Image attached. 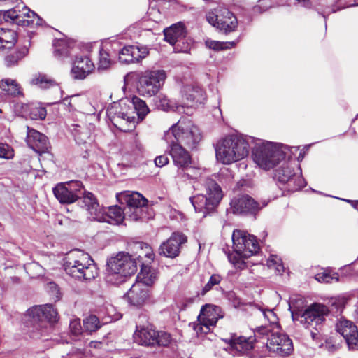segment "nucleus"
Wrapping results in <instances>:
<instances>
[{
	"instance_id": "obj_59",
	"label": "nucleus",
	"mask_w": 358,
	"mask_h": 358,
	"mask_svg": "<svg viewBox=\"0 0 358 358\" xmlns=\"http://www.w3.org/2000/svg\"><path fill=\"white\" fill-rule=\"evenodd\" d=\"M101 344L100 342H97V341H91L90 342V346L91 347H94V348H96L97 345H99Z\"/></svg>"
},
{
	"instance_id": "obj_9",
	"label": "nucleus",
	"mask_w": 358,
	"mask_h": 358,
	"mask_svg": "<svg viewBox=\"0 0 358 358\" xmlns=\"http://www.w3.org/2000/svg\"><path fill=\"white\" fill-rule=\"evenodd\" d=\"M169 144V155L173 164L178 167L176 178L185 180L193 179L199 175V171L194 167L189 152L180 143L174 141L167 142Z\"/></svg>"
},
{
	"instance_id": "obj_25",
	"label": "nucleus",
	"mask_w": 358,
	"mask_h": 358,
	"mask_svg": "<svg viewBox=\"0 0 358 358\" xmlns=\"http://www.w3.org/2000/svg\"><path fill=\"white\" fill-rule=\"evenodd\" d=\"M94 69V63L87 57H77L73 62L71 73L76 80H83Z\"/></svg>"
},
{
	"instance_id": "obj_27",
	"label": "nucleus",
	"mask_w": 358,
	"mask_h": 358,
	"mask_svg": "<svg viewBox=\"0 0 358 358\" xmlns=\"http://www.w3.org/2000/svg\"><path fill=\"white\" fill-rule=\"evenodd\" d=\"M223 341L229 344L231 349L243 354L249 352L254 348L255 339L252 337H237L233 335L229 338H223Z\"/></svg>"
},
{
	"instance_id": "obj_32",
	"label": "nucleus",
	"mask_w": 358,
	"mask_h": 358,
	"mask_svg": "<svg viewBox=\"0 0 358 358\" xmlns=\"http://www.w3.org/2000/svg\"><path fill=\"white\" fill-rule=\"evenodd\" d=\"M0 88L8 94L15 96L21 94L20 87L15 80L10 78L2 79L0 82Z\"/></svg>"
},
{
	"instance_id": "obj_62",
	"label": "nucleus",
	"mask_w": 358,
	"mask_h": 358,
	"mask_svg": "<svg viewBox=\"0 0 358 358\" xmlns=\"http://www.w3.org/2000/svg\"><path fill=\"white\" fill-rule=\"evenodd\" d=\"M145 256L148 258L152 259L153 254L151 252H146Z\"/></svg>"
},
{
	"instance_id": "obj_1",
	"label": "nucleus",
	"mask_w": 358,
	"mask_h": 358,
	"mask_svg": "<svg viewBox=\"0 0 358 358\" xmlns=\"http://www.w3.org/2000/svg\"><path fill=\"white\" fill-rule=\"evenodd\" d=\"M150 112L143 100L134 96L131 99L124 98L117 102H113L107 108V116L113 124L124 132L131 131L136 127V117L143 120Z\"/></svg>"
},
{
	"instance_id": "obj_19",
	"label": "nucleus",
	"mask_w": 358,
	"mask_h": 358,
	"mask_svg": "<svg viewBox=\"0 0 358 358\" xmlns=\"http://www.w3.org/2000/svg\"><path fill=\"white\" fill-rule=\"evenodd\" d=\"M328 313L327 308L319 303H314L306 309L301 317V322L306 328L313 327L317 330V327L324 320V316Z\"/></svg>"
},
{
	"instance_id": "obj_44",
	"label": "nucleus",
	"mask_w": 358,
	"mask_h": 358,
	"mask_svg": "<svg viewBox=\"0 0 358 358\" xmlns=\"http://www.w3.org/2000/svg\"><path fill=\"white\" fill-rule=\"evenodd\" d=\"M156 339L157 342L155 345L167 346L171 341V336L169 333L164 331H157Z\"/></svg>"
},
{
	"instance_id": "obj_17",
	"label": "nucleus",
	"mask_w": 358,
	"mask_h": 358,
	"mask_svg": "<svg viewBox=\"0 0 358 358\" xmlns=\"http://www.w3.org/2000/svg\"><path fill=\"white\" fill-rule=\"evenodd\" d=\"M231 209L234 214L237 215H255L263 207L266 206V203H259L248 195H243L234 198L230 203Z\"/></svg>"
},
{
	"instance_id": "obj_63",
	"label": "nucleus",
	"mask_w": 358,
	"mask_h": 358,
	"mask_svg": "<svg viewBox=\"0 0 358 358\" xmlns=\"http://www.w3.org/2000/svg\"><path fill=\"white\" fill-rule=\"evenodd\" d=\"M15 0H0V1L5 2L6 3H13Z\"/></svg>"
},
{
	"instance_id": "obj_21",
	"label": "nucleus",
	"mask_w": 358,
	"mask_h": 358,
	"mask_svg": "<svg viewBox=\"0 0 358 358\" xmlns=\"http://www.w3.org/2000/svg\"><path fill=\"white\" fill-rule=\"evenodd\" d=\"M336 331L345 338L348 347L351 350L358 348L357 327L351 321L341 319L336 323Z\"/></svg>"
},
{
	"instance_id": "obj_13",
	"label": "nucleus",
	"mask_w": 358,
	"mask_h": 358,
	"mask_svg": "<svg viewBox=\"0 0 358 358\" xmlns=\"http://www.w3.org/2000/svg\"><path fill=\"white\" fill-rule=\"evenodd\" d=\"M166 75L164 70L147 71L138 80V91L144 96L155 95L162 87Z\"/></svg>"
},
{
	"instance_id": "obj_49",
	"label": "nucleus",
	"mask_w": 358,
	"mask_h": 358,
	"mask_svg": "<svg viewBox=\"0 0 358 358\" xmlns=\"http://www.w3.org/2000/svg\"><path fill=\"white\" fill-rule=\"evenodd\" d=\"M222 280L220 275L217 274H213L210 276L208 282L203 287L201 294L202 295L206 294L208 292H209L213 286L218 285Z\"/></svg>"
},
{
	"instance_id": "obj_33",
	"label": "nucleus",
	"mask_w": 358,
	"mask_h": 358,
	"mask_svg": "<svg viewBox=\"0 0 358 358\" xmlns=\"http://www.w3.org/2000/svg\"><path fill=\"white\" fill-rule=\"evenodd\" d=\"M72 43H68L66 41L61 39L55 43V56L59 59L68 57L70 54Z\"/></svg>"
},
{
	"instance_id": "obj_11",
	"label": "nucleus",
	"mask_w": 358,
	"mask_h": 358,
	"mask_svg": "<svg viewBox=\"0 0 358 358\" xmlns=\"http://www.w3.org/2000/svg\"><path fill=\"white\" fill-rule=\"evenodd\" d=\"M206 20L217 29L228 34L234 31L238 20L233 13L224 7H217L206 13Z\"/></svg>"
},
{
	"instance_id": "obj_26",
	"label": "nucleus",
	"mask_w": 358,
	"mask_h": 358,
	"mask_svg": "<svg viewBox=\"0 0 358 358\" xmlns=\"http://www.w3.org/2000/svg\"><path fill=\"white\" fill-rule=\"evenodd\" d=\"M157 331L152 327H138L134 334V341L145 346H155Z\"/></svg>"
},
{
	"instance_id": "obj_24",
	"label": "nucleus",
	"mask_w": 358,
	"mask_h": 358,
	"mask_svg": "<svg viewBox=\"0 0 358 358\" xmlns=\"http://www.w3.org/2000/svg\"><path fill=\"white\" fill-rule=\"evenodd\" d=\"M27 143L28 145L38 153L47 152L49 147L48 138L42 133L27 127Z\"/></svg>"
},
{
	"instance_id": "obj_36",
	"label": "nucleus",
	"mask_w": 358,
	"mask_h": 358,
	"mask_svg": "<svg viewBox=\"0 0 358 358\" xmlns=\"http://www.w3.org/2000/svg\"><path fill=\"white\" fill-rule=\"evenodd\" d=\"M28 53V48L23 47L20 50L8 55L5 57V62L7 66H12L17 64L18 61L22 59Z\"/></svg>"
},
{
	"instance_id": "obj_29",
	"label": "nucleus",
	"mask_w": 358,
	"mask_h": 358,
	"mask_svg": "<svg viewBox=\"0 0 358 358\" xmlns=\"http://www.w3.org/2000/svg\"><path fill=\"white\" fill-rule=\"evenodd\" d=\"M117 199L121 203L124 202L127 207L137 208L145 207L147 200L138 192H123L117 195Z\"/></svg>"
},
{
	"instance_id": "obj_37",
	"label": "nucleus",
	"mask_w": 358,
	"mask_h": 358,
	"mask_svg": "<svg viewBox=\"0 0 358 358\" xmlns=\"http://www.w3.org/2000/svg\"><path fill=\"white\" fill-rule=\"evenodd\" d=\"M73 135L77 143L84 144L90 139L91 131L87 127L76 125V128L73 130Z\"/></svg>"
},
{
	"instance_id": "obj_28",
	"label": "nucleus",
	"mask_w": 358,
	"mask_h": 358,
	"mask_svg": "<svg viewBox=\"0 0 358 358\" xmlns=\"http://www.w3.org/2000/svg\"><path fill=\"white\" fill-rule=\"evenodd\" d=\"M187 31L183 23L178 22L164 29V35L166 41L173 45L186 37Z\"/></svg>"
},
{
	"instance_id": "obj_64",
	"label": "nucleus",
	"mask_w": 358,
	"mask_h": 358,
	"mask_svg": "<svg viewBox=\"0 0 358 358\" xmlns=\"http://www.w3.org/2000/svg\"><path fill=\"white\" fill-rule=\"evenodd\" d=\"M303 157V156L301 155V152H300L299 157H298V159H302Z\"/></svg>"
},
{
	"instance_id": "obj_20",
	"label": "nucleus",
	"mask_w": 358,
	"mask_h": 358,
	"mask_svg": "<svg viewBox=\"0 0 358 358\" xmlns=\"http://www.w3.org/2000/svg\"><path fill=\"white\" fill-rule=\"evenodd\" d=\"M187 241V236L182 233L173 232L166 241L160 245L159 252L164 257L174 258L179 255L181 246Z\"/></svg>"
},
{
	"instance_id": "obj_38",
	"label": "nucleus",
	"mask_w": 358,
	"mask_h": 358,
	"mask_svg": "<svg viewBox=\"0 0 358 358\" xmlns=\"http://www.w3.org/2000/svg\"><path fill=\"white\" fill-rule=\"evenodd\" d=\"M101 327L99 319L94 315H91L83 320V329L85 331L92 334Z\"/></svg>"
},
{
	"instance_id": "obj_23",
	"label": "nucleus",
	"mask_w": 358,
	"mask_h": 358,
	"mask_svg": "<svg viewBox=\"0 0 358 358\" xmlns=\"http://www.w3.org/2000/svg\"><path fill=\"white\" fill-rule=\"evenodd\" d=\"M148 54L145 46L129 45L124 47L119 53L120 62L129 64L138 62L145 58Z\"/></svg>"
},
{
	"instance_id": "obj_15",
	"label": "nucleus",
	"mask_w": 358,
	"mask_h": 358,
	"mask_svg": "<svg viewBox=\"0 0 358 358\" xmlns=\"http://www.w3.org/2000/svg\"><path fill=\"white\" fill-rule=\"evenodd\" d=\"M83 186L80 181H70L58 184L53 188V193L62 203H72L83 194ZM86 192L83 193L85 195Z\"/></svg>"
},
{
	"instance_id": "obj_8",
	"label": "nucleus",
	"mask_w": 358,
	"mask_h": 358,
	"mask_svg": "<svg viewBox=\"0 0 358 358\" xmlns=\"http://www.w3.org/2000/svg\"><path fill=\"white\" fill-rule=\"evenodd\" d=\"M83 202L92 220L107 222L111 224H120L122 223L125 218L124 209L122 210L117 206L109 207L108 212L104 213L96 198L91 192L85 193L83 196Z\"/></svg>"
},
{
	"instance_id": "obj_10",
	"label": "nucleus",
	"mask_w": 358,
	"mask_h": 358,
	"mask_svg": "<svg viewBox=\"0 0 358 358\" xmlns=\"http://www.w3.org/2000/svg\"><path fill=\"white\" fill-rule=\"evenodd\" d=\"M260 335L266 336V348L270 352L282 357L289 356L292 353V341L286 334L278 331L273 332L269 327L261 326L256 329L255 333L256 337Z\"/></svg>"
},
{
	"instance_id": "obj_39",
	"label": "nucleus",
	"mask_w": 358,
	"mask_h": 358,
	"mask_svg": "<svg viewBox=\"0 0 358 358\" xmlns=\"http://www.w3.org/2000/svg\"><path fill=\"white\" fill-rule=\"evenodd\" d=\"M24 268L31 278H37L44 274L43 267L35 262L25 264Z\"/></svg>"
},
{
	"instance_id": "obj_60",
	"label": "nucleus",
	"mask_w": 358,
	"mask_h": 358,
	"mask_svg": "<svg viewBox=\"0 0 358 358\" xmlns=\"http://www.w3.org/2000/svg\"><path fill=\"white\" fill-rule=\"evenodd\" d=\"M76 355H73V353H68L66 355V357H65L64 355H62L63 358H77L76 357Z\"/></svg>"
},
{
	"instance_id": "obj_6",
	"label": "nucleus",
	"mask_w": 358,
	"mask_h": 358,
	"mask_svg": "<svg viewBox=\"0 0 358 358\" xmlns=\"http://www.w3.org/2000/svg\"><path fill=\"white\" fill-rule=\"evenodd\" d=\"M205 189L206 194H199L190 198L195 211L202 213L203 217L213 211L222 198V189L213 180H206Z\"/></svg>"
},
{
	"instance_id": "obj_31",
	"label": "nucleus",
	"mask_w": 358,
	"mask_h": 358,
	"mask_svg": "<svg viewBox=\"0 0 358 358\" xmlns=\"http://www.w3.org/2000/svg\"><path fill=\"white\" fill-rule=\"evenodd\" d=\"M30 83L31 85H36L41 89H48L57 85L54 78L41 73L35 74Z\"/></svg>"
},
{
	"instance_id": "obj_43",
	"label": "nucleus",
	"mask_w": 358,
	"mask_h": 358,
	"mask_svg": "<svg viewBox=\"0 0 358 358\" xmlns=\"http://www.w3.org/2000/svg\"><path fill=\"white\" fill-rule=\"evenodd\" d=\"M111 64V60L109 54L104 50L99 51V61L98 64L99 69H107Z\"/></svg>"
},
{
	"instance_id": "obj_4",
	"label": "nucleus",
	"mask_w": 358,
	"mask_h": 358,
	"mask_svg": "<svg viewBox=\"0 0 358 358\" xmlns=\"http://www.w3.org/2000/svg\"><path fill=\"white\" fill-rule=\"evenodd\" d=\"M66 273L80 280H91L99 274L98 268L91 257L77 251L71 253L64 264Z\"/></svg>"
},
{
	"instance_id": "obj_56",
	"label": "nucleus",
	"mask_w": 358,
	"mask_h": 358,
	"mask_svg": "<svg viewBox=\"0 0 358 358\" xmlns=\"http://www.w3.org/2000/svg\"><path fill=\"white\" fill-rule=\"evenodd\" d=\"M262 315L265 319L268 320L271 323H275L276 316L275 314L271 310L262 312Z\"/></svg>"
},
{
	"instance_id": "obj_7",
	"label": "nucleus",
	"mask_w": 358,
	"mask_h": 358,
	"mask_svg": "<svg viewBox=\"0 0 358 358\" xmlns=\"http://www.w3.org/2000/svg\"><path fill=\"white\" fill-rule=\"evenodd\" d=\"M285 157L279 146L272 142L260 141L252 149V159L261 169L269 170Z\"/></svg>"
},
{
	"instance_id": "obj_52",
	"label": "nucleus",
	"mask_w": 358,
	"mask_h": 358,
	"mask_svg": "<svg viewBox=\"0 0 358 358\" xmlns=\"http://www.w3.org/2000/svg\"><path fill=\"white\" fill-rule=\"evenodd\" d=\"M157 106L164 111H169L173 108L171 102L166 96H159Z\"/></svg>"
},
{
	"instance_id": "obj_40",
	"label": "nucleus",
	"mask_w": 358,
	"mask_h": 358,
	"mask_svg": "<svg viewBox=\"0 0 358 358\" xmlns=\"http://www.w3.org/2000/svg\"><path fill=\"white\" fill-rule=\"evenodd\" d=\"M186 96L187 100L196 103H201L204 100L203 91L199 87L191 88L189 93L187 94Z\"/></svg>"
},
{
	"instance_id": "obj_3",
	"label": "nucleus",
	"mask_w": 358,
	"mask_h": 358,
	"mask_svg": "<svg viewBox=\"0 0 358 358\" xmlns=\"http://www.w3.org/2000/svg\"><path fill=\"white\" fill-rule=\"evenodd\" d=\"M166 142L174 141L189 149H194L202 139L199 128L189 118H180L164 135Z\"/></svg>"
},
{
	"instance_id": "obj_35",
	"label": "nucleus",
	"mask_w": 358,
	"mask_h": 358,
	"mask_svg": "<svg viewBox=\"0 0 358 358\" xmlns=\"http://www.w3.org/2000/svg\"><path fill=\"white\" fill-rule=\"evenodd\" d=\"M145 210L146 208L145 207H137V208H131L126 207L124 208L125 215L128 216V217L132 221H143L145 217Z\"/></svg>"
},
{
	"instance_id": "obj_30",
	"label": "nucleus",
	"mask_w": 358,
	"mask_h": 358,
	"mask_svg": "<svg viewBox=\"0 0 358 358\" xmlns=\"http://www.w3.org/2000/svg\"><path fill=\"white\" fill-rule=\"evenodd\" d=\"M17 41L15 31L0 27V50L11 48Z\"/></svg>"
},
{
	"instance_id": "obj_58",
	"label": "nucleus",
	"mask_w": 358,
	"mask_h": 358,
	"mask_svg": "<svg viewBox=\"0 0 358 358\" xmlns=\"http://www.w3.org/2000/svg\"><path fill=\"white\" fill-rule=\"evenodd\" d=\"M325 348L326 349H327L328 351L331 352H333L338 349V347L336 345L331 344L330 342L326 343Z\"/></svg>"
},
{
	"instance_id": "obj_55",
	"label": "nucleus",
	"mask_w": 358,
	"mask_h": 358,
	"mask_svg": "<svg viewBox=\"0 0 358 358\" xmlns=\"http://www.w3.org/2000/svg\"><path fill=\"white\" fill-rule=\"evenodd\" d=\"M169 159L166 155H162L155 159V164L158 167H163L169 163Z\"/></svg>"
},
{
	"instance_id": "obj_61",
	"label": "nucleus",
	"mask_w": 358,
	"mask_h": 358,
	"mask_svg": "<svg viewBox=\"0 0 358 358\" xmlns=\"http://www.w3.org/2000/svg\"><path fill=\"white\" fill-rule=\"evenodd\" d=\"M318 334L317 332L311 331V337L313 339H317V338Z\"/></svg>"
},
{
	"instance_id": "obj_54",
	"label": "nucleus",
	"mask_w": 358,
	"mask_h": 358,
	"mask_svg": "<svg viewBox=\"0 0 358 358\" xmlns=\"http://www.w3.org/2000/svg\"><path fill=\"white\" fill-rule=\"evenodd\" d=\"M144 147L141 142L137 138H135L132 145V151L135 155L141 154L143 152Z\"/></svg>"
},
{
	"instance_id": "obj_53",
	"label": "nucleus",
	"mask_w": 358,
	"mask_h": 358,
	"mask_svg": "<svg viewBox=\"0 0 358 358\" xmlns=\"http://www.w3.org/2000/svg\"><path fill=\"white\" fill-rule=\"evenodd\" d=\"M70 331L72 334L78 336L81 333L82 327L79 320H74L70 322Z\"/></svg>"
},
{
	"instance_id": "obj_47",
	"label": "nucleus",
	"mask_w": 358,
	"mask_h": 358,
	"mask_svg": "<svg viewBox=\"0 0 358 358\" xmlns=\"http://www.w3.org/2000/svg\"><path fill=\"white\" fill-rule=\"evenodd\" d=\"M267 265L268 267H275L279 273L284 271V266L282 264V261L280 258L276 255L270 256L267 261Z\"/></svg>"
},
{
	"instance_id": "obj_50",
	"label": "nucleus",
	"mask_w": 358,
	"mask_h": 358,
	"mask_svg": "<svg viewBox=\"0 0 358 358\" xmlns=\"http://www.w3.org/2000/svg\"><path fill=\"white\" fill-rule=\"evenodd\" d=\"M30 117L34 120H43L46 117V109L43 107H32L30 111Z\"/></svg>"
},
{
	"instance_id": "obj_14",
	"label": "nucleus",
	"mask_w": 358,
	"mask_h": 358,
	"mask_svg": "<svg viewBox=\"0 0 358 358\" xmlns=\"http://www.w3.org/2000/svg\"><path fill=\"white\" fill-rule=\"evenodd\" d=\"M222 317L219 306L206 304L202 307L198 316L199 323L193 324L194 329L196 334H208L211 327L215 326L217 320Z\"/></svg>"
},
{
	"instance_id": "obj_57",
	"label": "nucleus",
	"mask_w": 358,
	"mask_h": 358,
	"mask_svg": "<svg viewBox=\"0 0 358 358\" xmlns=\"http://www.w3.org/2000/svg\"><path fill=\"white\" fill-rule=\"evenodd\" d=\"M48 288L52 291V294L57 298L59 299V292L57 285L55 282H50L48 285Z\"/></svg>"
},
{
	"instance_id": "obj_51",
	"label": "nucleus",
	"mask_w": 358,
	"mask_h": 358,
	"mask_svg": "<svg viewBox=\"0 0 358 358\" xmlns=\"http://www.w3.org/2000/svg\"><path fill=\"white\" fill-rule=\"evenodd\" d=\"M229 260L231 263H232L234 266L243 269L245 267V263L243 259H245L243 257L236 252L235 255L231 254L228 256Z\"/></svg>"
},
{
	"instance_id": "obj_18",
	"label": "nucleus",
	"mask_w": 358,
	"mask_h": 358,
	"mask_svg": "<svg viewBox=\"0 0 358 358\" xmlns=\"http://www.w3.org/2000/svg\"><path fill=\"white\" fill-rule=\"evenodd\" d=\"M5 16L15 21L17 25L23 27L38 26L42 22V19L27 6H24L22 10L16 8L8 10Z\"/></svg>"
},
{
	"instance_id": "obj_5",
	"label": "nucleus",
	"mask_w": 358,
	"mask_h": 358,
	"mask_svg": "<svg viewBox=\"0 0 358 358\" xmlns=\"http://www.w3.org/2000/svg\"><path fill=\"white\" fill-rule=\"evenodd\" d=\"M107 265V281L115 285L124 282L128 276L134 275L137 271L135 259L124 252H120L116 256L111 257Z\"/></svg>"
},
{
	"instance_id": "obj_45",
	"label": "nucleus",
	"mask_w": 358,
	"mask_h": 358,
	"mask_svg": "<svg viewBox=\"0 0 358 358\" xmlns=\"http://www.w3.org/2000/svg\"><path fill=\"white\" fill-rule=\"evenodd\" d=\"M27 315L30 317L33 321H40L43 320V308L42 306H35L27 310Z\"/></svg>"
},
{
	"instance_id": "obj_22",
	"label": "nucleus",
	"mask_w": 358,
	"mask_h": 358,
	"mask_svg": "<svg viewBox=\"0 0 358 358\" xmlns=\"http://www.w3.org/2000/svg\"><path fill=\"white\" fill-rule=\"evenodd\" d=\"M129 303L134 307L143 306L150 298L149 289L141 282L134 283L126 294Z\"/></svg>"
},
{
	"instance_id": "obj_16",
	"label": "nucleus",
	"mask_w": 358,
	"mask_h": 358,
	"mask_svg": "<svg viewBox=\"0 0 358 358\" xmlns=\"http://www.w3.org/2000/svg\"><path fill=\"white\" fill-rule=\"evenodd\" d=\"M274 178L282 184H287L289 191L294 192L301 189L306 185L304 179L300 176L294 173L293 169L284 163L275 171Z\"/></svg>"
},
{
	"instance_id": "obj_48",
	"label": "nucleus",
	"mask_w": 358,
	"mask_h": 358,
	"mask_svg": "<svg viewBox=\"0 0 358 358\" xmlns=\"http://www.w3.org/2000/svg\"><path fill=\"white\" fill-rule=\"evenodd\" d=\"M315 279L320 282H325L330 283L333 280H335L336 282L338 281V277L337 273H334V275H331L329 273L324 271L322 273H317L315 275Z\"/></svg>"
},
{
	"instance_id": "obj_12",
	"label": "nucleus",
	"mask_w": 358,
	"mask_h": 358,
	"mask_svg": "<svg viewBox=\"0 0 358 358\" xmlns=\"http://www.w3.org/2000/svg\"><path fill=\"white\" fill-rule=\"evenodd\" d=\"M232 241L235 252L244 258H248L257 254L260 250L256 237L240 229L234 231Z\"/></svg>"
},
{
	"instance_id": "obj_2",
	"label": "nucleus",
	"mask_w": 358,
	"mask_h": 358,
	"mask_svg": "<svg viewBox=\"0 0 358 358\" xmlns=\"http://www.w3.org/2000/svg\"><path fill=\"white\" fill-rule=\"evenodd\" d=\"M251 137L244 138L238 135H229L220 140L215 146L217 159L224 164L239 161L249 154Z\"/></svg>"
},
{
	"instance_id": "obj_34",
	"label": "nucleus",
	"mask_w": 358,
	"mask_h": 358,
	"mask_svg": "<svg viewBox=\"0 0 358 358\" xmlns=\"http://www.w3.org/2000/svg\"><path fill=\"white\" fill-rule=\"evenodd\" d=\"M141 281L139 282L143 283L148 286L152 285L157 278V271L150 267H143L141 271Z\"/></svg>"
},
{
	"instance_id": "obj_42",
	"label": "nucleus",
	"mask_w": 358,
	"mask_h": 358,
	"mask_svg": "<svg viewBox=\"0 0 358 358\" xmlns=\"http://www.w3.org/2000/svg\"><path fill=\"white\" fill-rule=\"evenodd\" d=\"M206 45L207 47H208L210 49L215 50H224L227 48H230L235 45L234 42H220L213 40H207L206 41Z\"/></svg>"
},
{
	"instance_id": "obj_41",
	"label": "nucleus",
	"mask_w": 358,
	"mask_h": 358,
	"mask_svg": "<svg viewBox=\"0 0 358 358\" xmlns=\"http://www.w3.org/2000/svg\"><path fill=\"white\" fill-rule=\"evenodd\" d=\"M43 308V318L47 320L50 322H54L57 320V312L51 304L42 305Z\"/></svg>"
},
{
	"instance_id": "obj_46",
	"label": "nucleus",
	"mask_w": 358,
	"mask_h": 358,
	"mask_svg": "<svg viewBox=\"0 0 358 358\" xmlns=\"http://www.w3.org/2000/svg\"><path fill=\"white\" fill-rule=\"evenodd\" d=\"M14 157V150L11 146L6 143H0V158L6 159H13Z\"/></svg>"
}]
</instances>
